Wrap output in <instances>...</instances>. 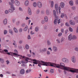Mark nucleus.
Masks as SVG:
<instances>
[{"label": "nucleus", "instance_id": "1", "mask_svg": "<svg viewBox=\"0 0 78 78\" xmlns=\"http://www.w3.org/2000/svg\"><path fill=\"white\" fill-rule=\"evenodd\" d=\"M44 64H46L44 65L45 66H51L53 67H56V68L61 69V66L59 64H55L53 63L48 62H44Z\"/></svg>", "mask_w": 78, "mask_h": 78}, {"label": "nucleus", "instance_id": "2", "mask_svg": "<svg viewBox=\"0 0 78 78\" xmlns=\"http://www.w3.org/2000/svg\"><path fill=\"white\" fill-rule=\"evenodd\" d=\"M33 61H34V62H33V64H40L41 65H42V66H45L44 65H46V64L44 63V62H45L43 61H41L39 60H37L35 59H33Z\"/></svg>", "mask_w": 78, "mask_h": 78}, {"label": "nucleus", "instance_id": "3", "mask_svg": "<svg viewBox=\"0 0 78 78\" xmlns=\"http://www.w3.org/2000/svg\"><path fill=\"white\" fill-rule=\"evenodd\" d=\"M73 68H70L68 67L67 66H64V68H63V70H66V71H69V72H74V71H73Z\"/></svg>", "mask_w": 78, "mask_h": 78}, {"label": "nucleus", "instance_id": "4", "mask_svg": "<svg viewBox=\"0 0 78 78\" xmlns=\"http://www.w3.org/2000/svg\"><path fill=\"white\" fill-rule=\"evenodd\" d=\"M55 9L56 11H58H58L59 14H61V7H59L58 8V4L56 3L55 5Z\"/></svg>", "mask_w": 78, "mask_h": 78}, {"label": "nucleus", "instance_id": "5", "mask_svg": "<svg viewBox=\"0 0 78 78\" xmlns=\"http://www.w3.org/2000/svg\"><path fill=\"white\" fill-rule=\"evenodd\" d=\"M28 60H30V58L26 57L24 60H22L21 61V63L22 64H27L28 62Z\"/></svg>", "mask_w": 78, "mask_h": 78}, {"label": "nucleus", "instance_id": "6", "mask_svg": "<svg viewBox=\"0 0 78 78\" xmlns=\"http://www.w3.org/2000/svg\"><path fill=\"white\" fill-rule=\"evenodd\" d=\"M7 54L8 55H11V56H13V55L14 56H16V57H18V54H16V53H13L10 52V53L9 52L7 53Z\"/></svg>", "mask_w": 78, "mask_h": 78}, {"label": "nucleus", "instance_id": "7", "mask_svg": "<svg viewBox=\"0 0 78 78\" xmlns=\"http://www.w3.org/2000/svg\"><path fill=\"white\" fill-rule=\"evenodd\" d=\"M71 60L72 62H73V63H75L76 62V58L75 57V56H73L71 57Z\"/></svg>", "mask_w": 78, "mask_h": 78}, {"label": "nucleus", "instance_id": "8", "mask_svg": "<svg viewBox=\"0 0 78 78\" xmlns=\"http://www.w3.org/2000/svg\"><path fill=\"white\" fill-rule=\"evenodd\" d=\"M9 4L10 6V8L11 9H13V10H15V7H14V5L12 4L11 3L9 2Z\"/></svg>", "mask_w": 78, "mask_h": 78}, {"label": "nucleus", "instance_id": "9", "mask_svg": "<svg viewBox=\"0 0 78 78\" xmlns=\"http://www.w3.org/2000/svg\"><path fill=\"white\" fill-rule=\"evenodd\" d=\"M62 60L63 62L67 63L69 62V59L66 58H63Z\"/></svg>", "mask_w": 78, "mask_h": 78}, {"label": "nucleus", "instance_id": "10", "mask_svg": "<svg viewBox=\"0 0 78 78\" xmlns=\"http://www.w3.org/2000/svg\"><path fill=\"white\" fill-rule=\"evenodd\" d=\"M15 4L17 6H19L20 5V2L18 0H15Z\"/></svg>", "mask_w": 78, "mask_h": 78}, {"label": "nucleus", "instance_id": "11", "mask_svg": "<svg viewBox=\"0 0 78 78\" xmlns=\"http://www.w3.org/2000/svg\"><path fill=\"white\" fill-rule=\"evenodd\" d=\"M28 12L29 15H31L32 14V12H31V10L30 7L28 8Z\"/></svg>", "mask_w": 78, "mask_h": 78}, {"label": "nucleus", "instance_id": "12", "mask_svg": "<svg viewBox=\"0 0 78 78\" xmlns=\"http://www.w3.org/2000/svg\"><path fill=\"white\" fill-rule=\"evenodd\" d=\"M61 69H63L64 67L65 66V64L61 62L60 63Z\"/></svg>", "mask_w": 78, "mask_h": 78}, {"label": "nucleus", "instance_id": "13", "mask_svg": "<svg viewBox=\"0 0 78 78\" xmlns=\"http://www.w3.org/2000/svg\"><path fill=\"white\" fill-rule=\"evenodd\" d=\"M20 73L21 75H23L25 73V69H21L20 71Z\"/></svg>", "mask_w": 78, "mask_h": 78}, {"label": "nucleus", "instance_id": "14", "mask_svg": "<svg viewBox=\"0 0 78 78\" xmlns=\"http://www.w3.org/2000/svg\"><path fill=\"white\" fill-rule=\"evenodd\" d=\"M24 5L26 6H28L29 5V1L28 0H26L25 2Z\"/></svg>", "mask_w": 78, "mask_h": 78}, {"label": "nucleus", "instance_id": "15", "mask_svg": "<svg viewBox=\"0 0 78 78\" xmlns=\"http://www.w3.org/2000/svg\"><path fill=\"white\" fill-rule=\"evenodd\" d=\"M65 5V4H64V3L62 2H61L60 4V6L61 8H63L64 7Z\"/></svg>", "mask_w": 78, "mask_h": 78}, {"label": "nucleus", "instance_id": "16", "mask_svg": "<svg viewBox=\"0 0 78 78\" xmlns=\"http://www.w3.org/2000/svg\"><path fill=\"white\" fill-rule=\"evenodd\" d=\"M37 5L39 8H41L42 7V3L40 2H38Z\"/></svg>", "mask_w": 78, "mask_h": 78}, {"label": "nucleus", "instance_id": "17", "mask_svg": "<svg viewBox=\"0 0 78 78\" xmlns=\"http://www.w3.org/2000/svg\"><path fill=\"white\" fill-rule=\"evenodd\" d=\"M53 50L54 51L56 52L58 51V48L55 46H54L53 48Z\"/></svg>", "mask_w": 78, "mask_h": 78}, {"label": "nucleus", "instance_id": "18", "mask_svg": "<svg viewBox=\"0 0 78 78\" xmlns=\"http://www.w3.org/2000/svg\"><path fill=\"white\" fill-rule=\"evenodd\" d=\"M68 40L69 41H71L72 39V34H70L68 36Z\"/></svg>", "mask_w": 78, "mask_h": 78}, {"label": "nucleus", "instance_id": "19", "mask_svg": "<svg viewBox=\"0 0 78 78\" xmlns=\"http://www.w3.org/2000/svg\"><path fill=\"white\" fill-rule=\"evenodd\" d=\"M13 45H14V47L15 48H17V43H16V41H14V42L13 43Z\"/></svg>", "mask_w": 78, "mask_h": 78}, {"label": "nucleus", "instance_id": "20", "mask_svg": "<svg viewBox=\"0 0 78 78\" xmlns=\"http://www.w3.org/2000/svg\"><path fill=\"white\" fill-rule=\"evenodd\" d=\"M54 6V2L52 1L51 2V8H53Z\"/></svg>", "mask_w": 78, "mask_h": 78}, {"label": "nucleus", "instance_id": "21", "mask_svg": "<svg viewBox=\"0 0 78 78\" xmlns=\"http://www.w3.org/2000/svg\"><path fill=\"white\" fill-rule=\"evenodd\" d=\"M44 19L45 22H48V17L46 16L44 17Z\"/></svg>", "mask_w": 78, "mask_h": 78}, {"label": "nucleus", "instance_id": "22", "mask_svg": "<svg viewBox=\"0 0 78 78\" xmlns=\"http://www.w3.org/2000/svg\"><path fill=\"white\" fill-rule=\"evenodd\" d=\"M39 30V28L38 27H36L35 29V31L36 32H38Z\"/></svg>", "mask_w": 78, "mask_h": 78}, {"label": "nucleus", "instance_id": "23", "mask_svg": "<svg viewBox=\"0 0 78 78\" xmlns=\"http://www.w3.org/2000/svg\"><path fill=\"white\" fill-rule=\"evenodd\" d=\"M3 23L4 25L7 24V19H5L3 20Z\"/></svg>", "mask_w": 78, "mask_h": 78}, {"label": "nucleus", "instance_id": "24", "mask_svg": "<svg viewBox=\"0 0 78 78\" xmlns=\"http://www.w3.org/2000/svg\"><path fill=\"white\" fill-rule=\"evenodd\" d=\"M28 26H26L25 27H24L23 29V31H26L28 30Z\"/></svg>", "mask_w": 78, "mask_h": 78}, {"label": "nucleus", "instance_id": "25", "mask_svg": "<svg viewBox=\"0 0 78 78\" xmlns=\"http://www.w3.org/2000/svg\"><path fill=\"white\" fill-rule=\"evenodd\" d=\"M47 44L48 45H50L51 44V42L49 40H48L47 41Z\"/></svg>", "mask_w": 78, "mask_h": 78}, {"label": "nucleus", "instance_id": "26", "mask_svg": "<svg viewBox=\"0 0 78 78\" xmlns=\"http://www.w3.org/2000/svg\"><path fill=\"white\" fill-rule=\"evenodd\" d=\"M9 33H10L12 35H13V31L12 29H9Z\"/></svg>", "mask_w": 78, "mask_h": 78}, {"label": "nucleus", "instance_id": "27", "mask_svg": "<svg viewBox=\"0 0 78 78\" xmlns=\"http://www.w3.org/2000/svg\"><path fill=\"white\" fill-rule=\"evenodd\" d=\"M69 23H70V24H71V25H75V22L72 21V20H70L69 21Z\"/></svg>", "mask_w": 78, "mask_h": 78}, {"label": "nucleus", "instance_id": "28", "mask_svg": "<svg viewBox=\"0 0 78 78\" xmlns=\"http://www.w3.org/2000/svg\"><path fill=\"white\" fill-rule=\"evenodd\" d=\"M14 31L16 33H18V30L15 27H14L13 28Z\"/></svg>", "mask_w": 78, "mask_h": 78}, {"label": "nucleus", "instance_id": "29", "mask_svg": "<svg viewBox=\"0 0 78 78\" xmlns=\"http://www.w3.org/2000/svg\"><path fill=\"white\" fill-rule=\"evenodd\" d=\"M69 4L71 6H73V2L72 1H70L69 2Z\"/></svg>", "mask_w": 78, "mask_h": 78}, {"label": "nucleus", "instance_id": "30", "mask_svg": "<svg viewBox=\"0 0 78 78\" xmlns=\"http://www.w3.org/2000/svg\"><path fill=\"white\" fill-rule=\"evenodd\" d=\"M47 48H44L42 50V52H46V51H47Z\"/></svg>", "mask_w": 78, "mask_h": 78}, {"label": "nucleus", "instance_id": "31", "mask_svg": "<svg viewBox=\"0 0 78 78\" xmlns=\"http://www.w3.org/2000/svg\"><path fill=\"white\" fill-rule=\"evenodd\" d=\"M0 62H1L2 63H3L4 62H5V61H4V59H3V58H0Z\"/></svg>", "mask_w": 78, "mask_h": 78}, {"label": "nucleus", "instance_id": "32", "mask_svg": "<svg viewBox=\"0 0 78 78\" xmlns=\"http://www.w3.org/2000/svg\"><path fill=\"white\" fill-rule=\"evenodd\" d=\"M14 11V10H13L12 9H10L9 10V12H11V13L13 12Z\"/></svg>", "mask_w": 78, "mask_h": 78}, {"label": "nucleus", "instance_id": "33", "mask_svg": "<svg viewBox=\"0 0 78 78\" xmlns=\"http://www.w3.org/2000/svg\"><path fill=\"white\" fill-rule=\"evenodd\" d=\"M53 14H54V16L56 17V11L55 10H53Z\"/></svg>", "mask_w": 78, "mask_h": 78}, {"label": "nucleus", "instance_id": "34", "mask_svg": "<svg viewBox=\"0 0 78 78\" xmlns=\"http://www.w3.org/2000/svg\"><path fill=\"white\" fill-rule=\"evenodd\" d=\"M76 37L75 35L72 36V39H76Z\"/></svg>", "mask_w": 78, "mask_h": 78}, {"label": "nucleus", "instance_id": "35", "mask_svg": "<svg viewBox=\"0 0 78 78\" xmlns=\"http://www.w3.org/2000/svg\"><path fill=\"white\" fill-rule=\"evenodd\" d=\"M65 38L64 37H62L61 39V42H64V41H65Z\"/></svg>", "mask_w": 78, "mask_h": 78}, {"label": "nucleus", "instance_id": "36", "mask_svg": "<svg viewBox=\"0 0 78 78\" xmlns=\"http://www.w3.org/2000/svg\"><path fill=\"white\" fill-rule=\"evenodd\" d=\"M18 9L19 11H20L21 12H23V11L22 8L21 7H19Z\"/></svg>", "mask_w": 78, "mask_h": 78}, {"label": "nucleus", "instance_id": "37", "mask_svg": "<svg viewBox=\"0 0 78 78\" xmlns=\"http://www.w3.org/2000/svg\"><path fill=\"white\" fill-rule=\"evenodd\" d=\"M46 12L47 15H49V14H50V12H49V10H47Z\"/></svg>", "mask_w": 78, "mask_h": 78}, {"label": "nucleus", "instance_id": "38", "mask_svg": "<svg viewBox=\"0 0 78 78\" xmlns=\"http://www.w3.org/2000/svg\"><path fill=\"white\" fill-rule=\"evenodd\" d=\"M25 48L26 49H27V50L29 49V45L28 44H26L25 46Z\"/></svg>", "mask_w": 78, "mask_h": 78}, {"label": "nucleus", "instance_id": "39", "mask_svg": "<svg viewBox=\"0 0 78 78\" xmlns=\"http://www.w3.org/2000/svg\"><path fill=\"white\" fill-rule=\"evenodd\" d=\"M69 31H70V32H72V31H73V29H72L71 27H69Z\"/></svg>", "mask_w": 78, "mask_h": 78}, {"label": "nucleus", "instance_id": "40", "mask_svg": "<svg viewBox=\"0 0 78 78\" xmlns=\"http://www.w3.org/2000/svg\"><path fill=\"white\" fill-rule=\"evenodd\" d=\"M18 56H21V57H22V58H23L24 59H25V58H26V57H25V56H22V55H19V54H18Z\"/></svg>", "mask_w": 78, "mask_h": 78}, {"label": "nucleus", "instance_id": "41", "mask_svg": "<svg viewBox=\"0 0 78 78\" xmlns=\"http://www.w3.org/2000/svg\"><path fill=\"white\" fill-rule=\"evenodd\" d=\"M64 17V13H61V18H63Z\"/></svg>", "mask_w": 78, "mask_h": 78}, {"label": "nucleus", "instance_id": "42", "mask_svg": "<svg viewBox=\"0 0 78 78\" xmlns=\"http://www.w3.org/2000/svg\"><path fill=\"white\" fill-rule=\"evenodd\" d=\"M54 70L53 69H51L50 70V72L51 73H53L54 72Z\"/></svg>", "mask_w": 78, "mask_h": 78}, {"label": "nucleus", "instance_id": "43", "mask_svg": "<svg viewBox=\"0 0 78 78\" xmlns=\"http://www.w3.org/2000/svg\"><path fill=\"white\" fill-rule=\"evenodd\" d=\"M36 6H37V4L36 3V2H34L33 3V6L34 7H36Z\"/></svg>", "mask_w": 78, "mask_h": 78}, {"label": "nucleus", "instance_id": "44", "mask_svg": "<svg viewBox=\"0 0 78 78\" xmlns=\"http://www.w3.org/2000/svg\"><path fill=\"white\" fill-rule=\"evenodd\" d=\"M57 23V19H55L54 21V24L55 25L56 24V23Z\"/></svg>", "mask_w": 78, "mask_h": 78}, {"label": "nucleus", "instance_id": "45", "mask_svg": "<svg viewBox=\"0 0 78 78\" xmlns=\"http://www.w3.org/2000/svg\"><path fill=\"white\" fill-rule=\"evenodd\" d=\"M56 41H57V44H59L60 43V40L59 39H57Z\"/></svg>", "mask_w": 78, "mask_h": 78}, {"label": "nucleus", "instance_id": "46", "mask_svg": "<svg viewBox=\"0 0 78 78\" xmlns=\"http://www.w3.org/2000/svg\"><path fill=\"white\" fill-rule=\"evenodd\" d=\"M4 51L6 53V54H7L8 55V51L7 49H4Z\"/></svg>", "mask_w": 78, "mask_h": 78}, {"label": "nucleus", "instance_id": "47", "mask_svg": "<svg viewBox=\"0 0 78 78\" xmlns=\"http://www.w3.org/2000/svg\"><path fill=\"white\" fill-rule=\"evenodd\" d=\"M39 12H40V10L39 9L37 10L36 12L37 14H39Z\"/></svg>", "mask_w": 78, "mask_h": 78}, {"label": "nucleus", "instance_id": "48", "mask_svg": "<svg viewBox=\"0 0 78 78\" xmlns=\"http://www.w3.org/2000/svg\"><path fill=\"white\" fill-rule=\"evenodd\" d=\"M23 30V29L22 28H20L19 30V32L20 33H22V31Z\"/></svg>", "mask_w": 78, "mask_h": 78}, {"label": "nucleus", "instance_id": "49", "mask_svg": "<svg viewBox=\"0 0 78 78\" xmlns=\"http://www.w3.org/2000/svg\"><path fill=\"white\" fill-rule=\"evenodd\" d=\"M41 23L42 24H44V23H45V21L44 20H42L41 21Z\"/></svg>", "mask_w": 78, "mask_h": 78}, {"label": "nucleus", "instance_id": "50", "mask_svg": "<svg viewBox=\"0 0 78 78\" xmlns=\"http://www.w3.org/2000/svg\"><path fill=\"white\" fill-rule=\"evenodd\" d=\"M8 33V31L6 30H5L4 31V34H7Z\"/></svg>", "mask_w": 78, "mask_h": 78}, {"label": "nucleus", "instance_id": "51", "mask_svg": "<svg viewBox=\"0 0 78 78\" xmlns=\"http://www.w3.org/2000/svg\"><path fill=\"white\" fill-rule=\"evenodd\" d=\"M11 3H12V4H14L15 3V1H14V0H11Z\"/></svg>", "mask_w": 78, "mask_h": 78}, {"label": "nucleus", "instance_id": "52", "mask_svg": "<svg viewBox=\"0 0 78 78\" xmlns=\"http://www.w3.org/2000/svg\"><path fill=\"white\" fill-rule=\"evenodd\" d=\"M25 26V23H23L21 24V27H24Z\"/></svg>", "mask_w": 78, "mask_h": 78}, {"label": "nucleus", "instance_id": "53", "mask_svg": "<svg viewBox=\"0 0 78 78\" xmlns=\"http://www.w3.org/2000/svg\"><path fill=\"white\" fill-rule=\"evenodd\" d=\"M4 52V50L2 49H0V53H3Z\"/></svg>", "mask_w": 78, "mask_h": 78}, {"label": "nucleus", "instance_id": "54", "mask_svg": "<svg viewBox=\"0 0 78 78\" xmlns=\"http://www.w3.org/2000/svg\"><path fill=\"white\" fill-rule=\"evenodd\" d=\"M27 39H28L30 40L31 39V37H30V35H28L27 36Z\"/></svg>", "mask_w": 78, "mask_h": 78}, {"label": "nucleus", "instance_id": "55", "mask_svg": "<svg viewBox=\"0 0 78 78\" xmlns=\"http://www.w3.org/2000/svg\"><path fill=\"white\" fill-rule=\"evenodd\" d=\"M62 33H60L58 34V36H62Z\"/></svg>", "mask_w": 78, "mask_h": 78}, {"label": "nucleus", "instance_id": "56", "mask_svg": "<svg viewBox=\"0 0 78 78\" xmlns=\"http://www.w3.org/2000/svg\"><path fill=\"white\" fill-rule=\"evenodd\" d=\"M65 25H66V26H67V27H69V23H66L65 24Z\"/></svg>", "mask_w": 78, "mask_h": 78}, {"label": "nucleus", "instance_id": "57", "mask_svg": "<svg viewBox=\"0 0 78 78\" xmlns=\"http://www.w3.org/2000/svg\"><path fill=\"white\" fill-rule=\"evenodd\" d=\"M5 13L6 14H8L9 12L8 11V10H6L5 12Z\"/></svg>", "mask_w": 78, "mask_h": 78}, {"label": "nucleus", "instance_id": "58", "mask_svg": "<svg viewBox=\"0 0 78 78\" xmlns=\"http://www.w3.org/2000/svg\"><path fill=\"white\" fill-rule=\"evenodd\" d=\"M72 9L73 10H75L76 9V7H75V6H73V7H72Z\"/></svg>", "mask_w": 78, "mask_h": 78}, {"label": "nucleus", "instance_id": "59", "mask_svg": "<svg viewBox=\"0 0 78 78\" xmlns=\"http://www.w3.org/2000/svg\"><path fill=\"white\" fill-rule=\"evenodd\" d=\"M47 54L48 55H49L50 54V52L49 51H47Z\"/></svg>", "mask_w": 78, "mask_h": 78}, {"label": "nucleus", "instance_id": "60", "mask_svg": "<svg viewBox=\"0 0 78 78\" xmlns=\"http://www.w3.org/2000/svg\"><path fill=\"white\" fill-rule=\"evenodd\" d=\"M27 56H28V57H31V54H27Z\"/></svg>", "mask_w": 78, "mask_h": 78}, {"label": "nucleus", "instance_id": "61", "mask_svg": "<svg viewBox=\"0 0 78 78\" xmlns=\"http://www.w3.org/2000/svg\"><path fill=\"white\" fill-rule=\"evenodd\" d=\"M20 24V21H18L16 22V25H19Z\"/></svg>", "mask_w": 78, "mask_h": 78}, {"label": "nucleus", "instance_id": "62", "mask_svg": "<svg viewBox=\"0 0 78 78\" xmlns=\"http://www.w3.org/2000/svg\"><path fill=\"white\" fill-rule=\"evenodd\" d=\"M30 19V18H29L28 17V16H27L25 20H29Z\"/></svg>", "mask_w": 78, "mask_h": 78}, {"label": "nucleus", "instance_id": "63", "mask_svg": "<svg viewBox=\"0 0 78 78\" xmlns=\"http://www.w3.org/2000/svg\"><path fill=\"white\" fill-rule=\"evenodd\" d=\"M35 33L34 32H33V31H30V34H31L32 35L33 34H35Z\"/></svg>", "mask_w": 78, "mask_h": 78}, {"label": "nucleus", "instance_id": "64", "mask_svg": "<svg viewBox=\"0 0 78 78\" xmlns=\"http://www.w3.org/2000/svg\"><path fill=\"white\" fill-rule=\"evenodd\" d=\"M76 4L77 5H78V0H76Z\"/></svg>", "mask_w": 78, "mask_h": 78}]
</instances>
